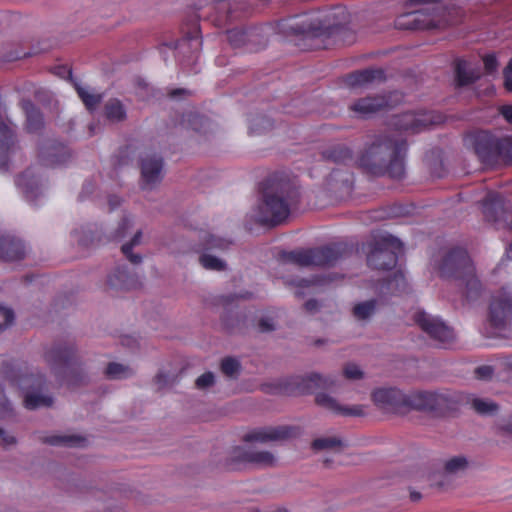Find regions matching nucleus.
I'll list each match as a JSON object with an SVG mask.
<instances>
[{
	"label": "nucleus",
	"instance_id": "obj_19",
	"mask_svg": "<svg viewBox=\"0 0 512 512\" xmlns=\"http://www.w3.org/2000/svg\"><path fill=\"white\" fill-rule=\"evenodd\" d=\"M142 188L151 189L162 179L163 159L157 154H146L141 158Z\"/></svg>",
	"mask_w": 512,
	"mask_h": 512
},
{
	"label": "nucleus",
	"instance_id": "obj_23",
	"mask_svg": "<svg viewBox=\"0 0 512 512\" xmlns=\"http://www.w3.org/2000/svg\"><path fill=\"white\" fill-rule=\"evenodd\" d=\"M26 255L24 243L13 236L0 237V260L13 262L22 260Z\"/></svg>",
	"mask_w": 512,
	"mask_h": 512
},
{
	"label": "nucleus",
	"instance_id": "obj_57",
	"mask_svg": "<svg viewBox=\"0 0 512 512\" xmlns=\"http://www.w3.org/2000/svg\"><path fill=\"white\" fill-rule=\"evenodd\" d=\"M499 428L507 433V434H512V416L508 417L507 419L503 420L500 424H499Z\"/></svg>",
	"mask_w": 512,
	"mask_h": 512
},
{
	"label": "nucleus",
	"instance_id": "obj_16",
	"mask_svg": "<svg viewBox=\"0 0 512 512\" xmlns=\"http://www.w3.org/2000/svg\"><path fill=\"white\" fill-rule=\"evenodd\" d=\"M392 96L397 98L398 93L394 92L389 96L377 95L359 98L352 102L348 109L353 116L366 119L385 108L391 107Z\"/></svg>",
	"mask_w": 512,
	"mask_h": 512
},
{
	"label": "nucleus",
	"instance_id": "obj_31",
	"mask_svg": "<svg viewBox=\"0 0 512 512\" xmlns=\"http://www.w3.org/2000/svg\"><path fill=\"white\" fill-rule=\"evenodd\" d=\"M407 282L401 271H396L392 278L386 279L380 286L383 294L398 295L406 290Z\"/></svg>",
	"mask_w": 512,
	"mask_h": 512
},
{
	"label": "nucleus",
	"instance_id": "obj_59",
	"mask_svg": "<svg viewBox=\"0 0 512 512\" xmlns=\"http://www.w3.org/2000/svg\"><path fill=\"white\" fill-rule=\"evenodd\" d=\"M108 204L110 206V210H114L121 204V199L116 195H111L108 198Z\"/></svg>",
	"mask_w": 512,
	"mask_h": 512
},
{
	"label": "nucleus",
	"instance_id": "obj_64",
	"mask_svg": "<svg viewBox=\"0 0 512 512\" xmlns=\"http://www.w3.org/2000/svg\"><path fill=\"white\" fill-rule=\"evenodd\" d=\"M95 240L99 241L100 239L97 238L96 236H91V238L88 240L86 237H81L79 239V244L81 246H89L90 244H93L95 242Z\"/></svg>",
	"mask_w": 512,
	"mask_h": 512
},
{
	"label": "nucleus",
	"instance_id": "obj_8",
	"mask_svg": "<svg viewBox=\"0 0 512 512\" xmlns=\"http://www.w3.org/2000/svg\"><path fill=\"white\" fill-rule=\"evenodd\" d=\"M367 264L376 270H391L403 254L402 242L392 236L385 235L368 244Z\"/></svg>",
	"mask_w": 512,
	"mask_h": 512
},
{
	"label": "nucleus",
	"instance_id": "obj_42",
	"mask_svg": "<svg viewBox=\"0 0 512 512\" xmlns=\"http://www.w3.org/2000/svg\"><path fill=\"white\" fill-rule=\"evenodd\" d=\"M199 262L205 269L214 271H222L226 266L224 261L210 254L201 255Z\"/></svg>",
	"mask_w": 512,
	"mask_h": 512
},
{
	"label": "nucleus",
	"instance_id": "obj_25",
	"mask_svg": "<svg viewBox=\"0 0 512 512\" xmlns=\"http://www.w3.org/2000/svg\"><path fill=\"white\" fill-rule=\"evenodd\" d=\"M16 185L22 189L26 200L31 203L42 195L40 178L34 175L31 168L17 176Z\"/></svg>",
	"mask_w": 512,
	"mask_h": 512
},
{
	"label": "nucleus",
	"instance_id": "obj_63",
	"mask_svg": "<svg viewBox=\"0 0 512 512\" xmlns=\"http://www.w3.org/2000/svg\"><path fill=\"white\" fill-rule=\"evenodd\" d=\"M183 94H189V92L186 89L183 88H177L171 90L168 95L170 98H176L177 96L183 95Z\"/></svg>",
	"mask_w": 512,
	"mask_h": 512
},
{
	"label": "nucleus",
	"instance_id": "obj_38",
	"mask_svg": "<svg viewBox=\"0 0 512 512\" xmlns=\"http://www.w3.org/2000/svg\"><path fill=\"white\" fill-rule=\"evenodd\" d=\"M132 370L125 365L111 362L105 369V375L110 379H124L132 375Z\"/></svg>",
	"mask_w": 512,
	"mask_h": 512
},
{
	"label": "nucleus",
	"instance_id": "obj_20",
	"mask_svg": "<svg viewBox=\"0 0 512 512\" xmlns=\"http://www.w3.org/2000/svg\"><path fill=\"white\" fill-rule=\"evenodd\" d=\"M399 30H429L435 27V21L429 13L423 11L406 12L394 20Z\"/></svg>",
	"mask_w": 512,
	"mask_h": 512
},
{
	"label": "nucleus",
	"instance_id": "obj_13",
	"mask_svg": "<svg viewBox=\"0 0 512 512\" xmlns=\"http://www.w3.org/2000/svg\"><path fill=\"white\" fill-rule=\"evenodd\" d=\"M413 319L420 329L439 345L446 347L453 342L454 331L440 318L427 314L425 311H417Z\"/></svg>",
	"mask_w": 512,
	"mask_h": 512
},
{
	"label": "nucleus",
	"instance_id": "obj_21",
	"mask_svg": "<svg viewBox=\"0 0 512 512\" xmlns=\"http://www.w3.org/2000/svg\"><path fill=\"white\" fill-rule=\"evenodd\" d=\"M107 284L111 289L129 291L137 289L141 282L135 273H131L126 265H122L116 267L115 271L108 276Z\"/></svg>",
	"mask_w": 512,
	"mask_h": 512
},
{
	"label": "nucleus",
	"instance_id": "obj_1",
	"mask_svg": "<svg viewBox=\"0 0 512 512\" xmlns=\"http://www.w3.org/2000/svg\"><path fill=\"white\" fill-rule=\"evenodd\" d=\"M300 199V185L295 177L284 172L273 173L261 183L259 222L269 226L282 224Z\"/></svg>",
	"mask_w": 512,
	"mask_h": 512
},
{
	"label": "nucleus",
	"instance_id": "obj_36",
	"mask_svg": "<svg viewBox=\"0 0 512 512\" xmlns=\"http://www.w3.org/2000/svg\"><path fill=\"white\" fill-rule=\"evenodd\" d=\"M181 123L196 132H202L209 121L198 113L190 112L183 115Z\"/></svg>",
	"mask_w": 512,
	"mask_h": 512
},
{
	"label": "nucleus",
	"instance_id": "obj_34",
	"mask_svg": "<svg viewBox=\"0 0 512 512\" xmlns=\"http://www.w3.org/2000/svg\"><path fill=\"white\" fill-rule=\"evenodd\" d=\"M53 404V398L47 395L38 393H26L24 397V406L29 410H34L40 407H50Z\"/></svg>",
	"mask_w": 512,
	"mask_h": 512
},
{
	"label": "nucleus",
	"instance_id": "obj_2",
	"mask_svg": "<svg viewBox=\"0 0 512 512\" xmlns=\"http://www.w3.org/2000/svg\"><path fill=\"white\" fill-rule=\"evenodd\" d=\"M407 141L379 134L358 158V166L368 175L401 179L405 174Z\"/></svg>",
	"mask_w": 512,
	"mask_h": 512
},
{
	"label": "nucleus",
	"instance_id": "obj_15",
	"mask_svg": "<svg viewBox=\"0 0 512 512\" xmlns=\"http://www.w3.org/2000/svg\"><path fill=\"white\" fill-rule=\"evenodd\" d=\"M488 319L494 329L506 330L512 320V295L509 292L502 290L493 296L489 306Z\"/></svg>",
	"mask_w": 512,
	"mask_h": 512
},
{
	"label": "nucleus",
	"instance_id": "obj_10",
	"mask_svg": "<svg viewBox=\"0 0 512 512\" xmlns=\"http://www.w3.org/2000/svg\"><path fill=\"white\" fill-rule=\"evenodd\" d=\"M333 386H335L334 379L311 373L305 377L292 376L279 380L274 385V392L285 395H303L312 394L319 389L331 390Z\"/></svg>",
	"mask_w": 512,
	"mask_h": 512
},
{
	"label": "nucleus",
	"instance_id": "obj_40",
	"mask_svg": "<svg viewBox=\"0 0 512 512\" xmlns=\"http://www.w3.org/2000/svg\"><path fill=\"white\" fill-rule=\"evenodd\" d=\"M141 237L142 233L141 231H138L135 233L130 242L123 244L121 247L122 253L133 264H138L142 260V257L140 255L132 253L133 247L140 243Z\"/></svg>",
	"mask_w": 512,
	"mask_h": 512
},
{
	"label": "nucleus",
	"instance_id": "obj_55",
	"mask_svg": "<svg viewBox=\"0 0 512 512\" xmlns=\"http://www.w3.org/2000/svg\"><path fill=\"white\" fill-rule=\"evenodd\" d=\"M258 326H259V330L261 332H269V331L274 330V325L271 322V320L268 319V318L260 319L259 323H258Z\"/></svg>",
	"mask_w": 512,
	"mask_h": 512
},
{
	"label": "nucleus",
	"instance_id": "obj_52",
	"mask_svg": "<svg viewBox=\"0 0 512 512\" xmlns=\"http://www.w3.org/2000/svg\"><path fill=\"white\" fill-rule=\"evenodd\" d=\"M504 87L507 91L512 92V58L503 70Z\"/></svg>",
	"mask_w": 512,
	"mask_h": 512
},
{
	"label": "nucleus",
	"instance_id": "obj_4",
	"mask_svg": "<svg viewBox=\"0 0 512 512\" xmlns=\"http://www.w3.org/2000/svg\"><path fill=\"white\" fill-rule=\"evenodd\" d=\"M438 271L442 278L459 281V285L464 286L462 293L465 300H475L480 296L482 285L465 249L454 247L447 251L438 265Z\"/></svg>",
	"mask_w": 512,
	"mask_h": 512
},
{
	"label": "nucleus",
	"instance_id": "obj_37",
	"mask_svg": "<svg viewBox=\"0 0 512 512\" xmlns=\"http://www.w3.org/2000/svg\"><path fill=\"white\" fill-rule=\"evenodd\" d=\"M273 128V122L266 116H258L249 120V134L260 135Z\"/></svg>",
	"mask_w": 512,
	"mask_h": 512
},
{
	"label": "nucleus",
	"instance_id": "obj_33",
	"mask_svg": "<svg viewBox=\"0 0 512 512\" xmlns=\"http://www.w3.org/2000/svg\"><path fill=\"white\" fill-rule=\"evenodd\" d=\"M41 441L52 446L82 447L85 438L76 435H52L41 437Z\"/></svg>",
	"mask_w": 512,
	"mask_h": 512
},
{
	"label": "nucleus",
	"instance_id": "obj_60",
	"mask_svg": "<svg viewBox=\"0 0 512 512\" xmlns=\"http://www.w3.org/2000/svg\"><path fill=\"white\" fill-rule=\"evenodd\" d=\"M304 308L308 312L316 311L318 309V302H317V300L310 299V300L306 301L305 304H304Z\"/></svg>",
	"mask_w": 512,
	"mask_h": 512
},
{
	"label": "nucleus",
	"instance_id": "obj_32",
	"mask_svg": "<svg viewBox=\"0 0 512 512\" xmlns=\"http://www.w3.org/2000/svg\"><path fill=\"white\" fill-rule=\"evenodd\" d=\"M352 150L344 144H336L322 152V157L325 160L334 163L342 164L352 159Z\"/></svg>",
	"mask_w": 512,
	"mask_h": 512
},
{
	"label": "nucleus",
	"instance_id": "obj_7",
	"mask_svg": "<svg viewBox=\"0 0 512 512\" xmlns=\"http://www.w3.org/2000/svg\"><path fill=\"white\" fill-rule=\"evenodd\" d=\"M349 248L345 244L334 243L322 247L299 249L282 252L280 258L283 262L292 263L301 267L333 266L339 259L345 257Z\"/></svg>",
	"mask_w": 512,
	"mask_h": 512
},
{
	"label": "nucleus",
	"instance_id": "obj_22",
	"mask_svg": "<svg viewBox=\"0 0 512 512\" xmlns=\"http://www.w3.org/2000/svg\"><path fill=\"white\" fill-rule=\"evenodd\" d=\"M385 80V72L380 68H366L347 74L344 82L349 87H363L373 82Z\"/></svg>",
	"mask_w": 512,
	"mask_h": 512
},
{
	"label": "nucleus",
	"instance_id": "obj_9",
	"mask_svg": "<svg viewBox=\"0 0 512 512\" xmlns=\"http://www.w3.org/2000/svg\"><path fill=\"white\" fill-rule=\"evenodd\" d=\"M437 396H441L442 398L441 401H437L436 403V413L438 414L453 411L459 405H468L479 415H493L499 409L495 402L476 397L473 394L457 391H443L437 392Z\"/></svg>",
	"mask_w": 512,
	"mask_h": 512
},
{
	"label": "nucleus",
	"instance_id": "obj_28",
	"mask_svg": "<svg viewBox=\"0 0 512 512\" xmlns=\"http://www.w3.org/2000/svg\"><path fill=\"white\" fill-rule=\"evenodd\" d=\"M482 212L488 222L499 220L503 212L501 196L498 193H489L482 201Z\"/></svg>",
	"mask_w": 512,
	"mask_h": 512
},
{
	"label": "nucleus",
	"instance_id": "obj_53",
	"mask_svg": "<svg viewBox=\"0 0 512 512\" xmlns=\"http://www.w3.org/2000/svg\"><path fill=\"white\" fill-rule=\"evenodd\" d=\"M132 225V220L129 217H124L119 224V228L116 232V238H122L125 236L126 230Z\"/></svg>",
	"mask_w": 512,
	"mask_h": 512
},
{
	"label": "nucleus",
	"instance_id": "obj_12",
	"mask_svg": "<svg viewBox=\"0 0 512 512\" xmlns=\"http://www.w3.org/2000/svg\"><path fill=\"white\" fill-rule=\"evenodd\" d=\"M276 463L275 456L268 451L246 450L243 447L236 446L230 452V457L226 462L229 470H238L242 466L251 464L256 467H273Z\"/></svg>",
	"mask_w": 512,
	"mask_h": 512
},
{
	"label": "nucleus",
	"instance_id": "obj_61",
	"mask_svg": "<svg viewBox=\"0 0 512 512\" xmlns=\"http://www.w3.org/2000/svg\"><path fill=\"white\" fill-rule=\"evenodd\" d=\"M1 440H2V444L3 446H9V445H13L16 443V438L14 436H11V435H2L1 436Z\"/></svg>",
	"mask_w": 512,
	"mask_h": 512
},
{
	"label": "nucleus",
	"instance_id": "obj_11",
	"mask_svg": "<svg viewBox=\"0 0 512 512\" xmlns=\"http://www.w3.org/2000/svg\"><path fill=\"white\" fill-rule=\"evenodd\" d=\"M443 122V117L434 112L415 114L405 112L391 118L389 125L396 131L418 133L423 129Z\"/></svg>",
	"mask_w": 512,
	"mask_h": 512
},
{
	"label": "nucleus",
	"instance_id": "obj_41",
	"mask_svg": "<svg viewBox=\"0 0 512 512\" xmlns=\"http://www.w3.org/2000/svg\"><path fill=\"white\" fill-rule=\"evenodd\" d=\"M376 300H368L358 303L353 308V315L359 320L369 318L376 309Z\"/></svg>",
	"mask_w": 512,
	"mask_h": 512
},
{
	"label": "nucleus",
	"instance_id": "obj_46",
	"mask_svg": "<svg viewBox=\"0 0 512 512\" xmlns=\"http://www.w3.org/2000/svg\"><path fill=\"white\" fill-rule=\"evenodd\" d=\"M341 445V441L335 437L317 438L312 442L314 450L331 449Z\"/></svg>",
	"mask_w": 512,
	"mask_h": 512
},
{
	"label": "nucleus",
	"instance_id": "obj_48",
	"mask_svg": "<svg viewBox=\"0 0 512 512\" xmlns=\"http://www.w3.org/2000/svg\"><path fill=\"white\" fill-rule=\"evenodd\" d=\"M196 387L199 389H205L214 384V374L212 372H205L196 379Z\"/></svg>",
	"mask_w": 512,
	"mask_h": 512
},
{
	"label": "nucleus",
	"instance_id": "obj_62",
	"mask_svg": "<svg viewBox=\"0 0 512 512\" xmlns=\"http://www.w3.org/2000/svg\"><path fill=\"white\" fill-rule=\"evenodd\" d=\"M30 54L29 53H26V52H16L15 54H10L6 57V60L7 61H14V60H18V59H21L23 57H26V56H29Z\"/></svg>",
	"mask_w": 512,
	"mask_h": 512
},
{
	"label": "nucleus",
	"instance_id": "obj_26",
	"mask_svg": "<svg viewBox=\"0 0 512 512\" xmlns=\"http://www.w3.org/2000/svg\"><path fill=\"white\" fill-rule=\"evenodd\" d=\"M454 72L457 87H465L474 84L480 79L479 69L470 67V64L464 59L455 60Z\"/></svg>",
	"mask_w": 512,
	"mask_h": 512
},
{
	"label": "nucleus",
	"instance_id": "obj_29",
	"mask_svg": "<svg viewBox=\"0 0 512 512\" xmlns=\"http://www.w3.org/2000/svg\"><path fill=\"white\" fill-rule=\"evenodd\" d=\"M256 36H258L256 28H233L227 31V40L233 48L245 47Z\"/></svg>",
	"mask_w": 512,
	"mask_h": 512
},
{
	"label": "nucleus",
	"instance_id": "obj_3",
	"mask_svg": "<svg viewBox=\"0 0 512 512\" xmlns=\"http://www.w3.org/2000/svg\"><path fill=\"white\" fill-rule=\"evenodd\" d=\"M335 13L324 16L320 13H304L281 19L277 28L285 36H300L303 40L313 41L312 48L327 49L345 29L341 23L332 21Z\"/></svg>",
	"mask_w": 512,
	"mask_h": 512
},
{
	"label": "nucleus",
	"instance_id": "obj_58",
	"mask_svg": "<svg viewBox=\"0 0 512 512\" xmlns=\"http://www.w3.org/2000/svg\"><path fill=\"white\" fill-rule=\"evenodd\" d=\"M441 0H406V7L423 5V4H435L440 2Z\"/></svg>",
	"mask_w": 512,
	"mask_h": 512
},
{
	"label": "nucleus",
	"instance_id": "obj_39",
	"mask_svg": "<svg viewBox=\"0 0 512 512\" xmlns=\"http://www.w3.org/2000/svg\"><path fill=\"white\" fill-rule=\"evenodd\" d=\"M75 89L79 98L82 100L86 108L90 111L94 110L101 102L102 96L100 94L89 93L85 88L79 84H75Z\"/></svg>",
	"mask_w": 512,
	"mask_h": 512
},
{
	"label": "nucleus",
	"instance_id": "obj_45",
	"mask_svg": "<svg viewBox=\"0 0 512 512\" xmlns=\"http://www.w3.org/2000/svg\"><path fill=\"white\" fill-rule=\"evenodd\" d=\"M467 459L463 456H455L445 463V471L447 473H455L457 471L463 470L467 467Z\"/></svg>",
	"mask_w": 512,
	"mask_h": 512
},
{
	"label": "nucleus",
	"instance_id": "obj_6",
	"mask_svg": "<svg viewBox=\"0 0 512 512\" xmlns=\"http://www.w3.org/2000/svg\"><path fill=\"white\" fill-rule=\"evenodd\" d=\"M55 375L68 386L74 387L84 383L85 374L81 362L72 344L56 343L45 353Z\"/></svg>",
	"mask_w": 512,
	"mask_h": 512
},
{
	"label": "nucleus",
	"instance_id": "obj_17",
	"mask_svg": "<svg viewBox=\"0 0 512 512\" xmlns=\"http://www.w3.org/2000/svg\"><path fill=\"white\" fill-rule=\"evenodd\" d=\"M37 158L42 166L55 168L66 164L71 158V154L67 146L49 140L39 146Z\"/></svg>",
	"mask_w": 512,
	"mask_h": 512
},
{
	"label": "nucleus",
	"instance_id": "obj_51",
	"mask_svg": "<svg viewBox=\"0 0 512 512\" xmlns=\"http://www.w3.org/2000/svg\"><path fill=\"white\" fill-rule=\"evenodd\" d=\"M344 376L347 379H360L363 376V372L355 364H347L343 370Z\"/></svg>",
	"mask_w": 512,
	"mask_h": 512
},
{
	"label": "nucleus",
	"instance_id": "obj_47",
	"mask_svg": "<svg viewBox=\"0 0 512 512\" xmlns=\"http://www.w3.org/2000/svg\"><path fill=\"white\" fill-rule=\"evenodd\" d=\"M0 318L3 319V323H0V333H2L14 322L13 310L0 304Z\"/></svg>",
	"mask_w": 512,
	"mask_h": 512
},
{
	"label": "nucleus",
	"instance_id": "obj_30",
	"mask_svg": "<svg viewBox=\"0 0 512 512\" xmlns=\"http://www.w3.org/2000/svg\"><path fill=\"white\" fill-rule=\"evenodd\" d=\"M217 9L225 10V19L232 21L248 13L246 4L237 0H215Z\"/></svg>",
	"mask_w": 512,
	"mask_h": 512
},
{
	"label": "nucleus",
	"instance_id": "obj_56",
	"mask_svg": "<svg viewBox=\"0 0 512 512\" xmlns=\"http://www.w3.org/2000/svg\"><path fill=\"white\" fill-rule=\"evenodd\" d=\"M499 112L508 123L512 124V105L501 106Z\"/></svg>",
	"mask_w": 512,
	"mask_h": 512
},
{
	"label": "nucleus",
	"instance_id": "obj_27",
	"mask_svg": "<svg viewBox=\"0 0 512 512\" xmlns=\"http://www.w3.org/2000/svg\"><path fill=\"white\" fill-rule=\"evenodd\" d=\"M20 106L25 113V129L28 133H38L44 127V119L40 110L29 99H23Z\"/></svg>",
	"mask_w": 512,
	"mask_h": 512
},
{
	"label": "nucleus",
	"instance_id": "obj_35",
	"mask_svg": "<svg viewBox=\"0 0 512 512\" xmlns=\"http://www.w3.org/2000/svg\"><path fill=\"white\" fill-rule=\"evenodd\" d=\"M105 115L111 121H122L126 117L124 106L118 99H111L105 105Z\"/></svg>",
	"mask_w": 512,
	"mask_h": 512
},
{
	"label": "nucleus",
	"instance_id": "obj_50",
	"mask_svg": "<svg viewBox=\"0 0 512 512\" xmlns=\"http://www.w3.org/2000/svg\"><path fill=\"white\" fill-rule=\"evenodd\" d=\"M474 374L479 380H488L493 376L494 369L492 366L482 365L475 369Z\"/></svg>",
	"mask_w": 512,
	"mask_h": 512
},
{
	"label": "nucleus",
	"instance_id": "obj_44",
	"mask_svg": "<svg viewBox=\"0 0 512 512\" xmlns=\"http://www.w3.org/2000/svg\"><path fill=\"white\" fill-rule=\"evenodd\" d=\"M240 370V363L237 359L226 357L221 361V371L226 376H234Z\"/></svg>",
	"mask_w": 512,
	"mask_h": 512
},
{
	"label": "nucleus",
	"instance_id": "obj_24",
	"mask_svg": "<svg viewBox=\"0 0 512 512\" xmlns=\"http://www.w3.org/2000/svg\"><path fill=\"white\" fill-rule=\"evenodd\" d=\"M315 402L318 406L323 407L334 414L343 416H363L364 410L361 405L342 406L334 398L325 393H317Z\"/></svg>",
	"mask_w": 512,
	"mask_h": 512
},
{
	"label": "nucleus",
	"instance_id": "obj_5",
	"mask_svg": "<svg viewBox=\"0 0 512 512\" xmlns=\"http://www.w3.org/2000/svg\"><path fill=\"white\" fill-rule=\"evenodd\" d=\"M441 399L437 392L416 391L407 395L397 388H379L372 393L375 405L392 413H401L408 409L436 412V403Z\"/></svg>",
	"mask_w": 512,
	"mask_h": 512
},
{
	"label": "nucleus",
	"instance_id": "obj_49",
	"mask_svg": "<svg viewBox=\"0 0 512 512\" xmlns=\"http://www.w3.org/2000/svg\"><path fill=\"white\" fill-rule=\"evenodd\" d=\"M484 69L487 74L494 73L498 68V60L494 54H487L483 57Z\"/></svg>",
	"mask_w": 512,
	"mask_h": 512
},
{
	"label": "nucleus",
	"instance_id": "obj_18",
	"mask_svg": "<svg viewBox=\"0 0 512 512\" xmlns=\"http://www.w3.org/2000/svg\"><path fill=\"white\" fill-rule=\"evenodd\" d=\"M299 434V428L295 426H278L254 429L243 436L245 442H261L284 440Z\"/></svg>",
	"mask_w": 512,
	"mask_h": 512
},
{
	"label": "nucleus",
	"instance_id": "obj_54",
	"mask_svg": "<svg viewBox=\"0 0 512 512\" xmlns=\"http://www.w3.org/2000/svg\"><path fill=\"white\" fill-rule=\"evenodd\" d=\"M130 146H126L125 148L121 149L119 152L117 164L118 165H125L128 164V158L130 153Z\"/></svg>",
	"mask_w": 512,
	"mask_h": 512
},
{
	"label": "nucleus",
	"instance_id": "obj_43",
	"mask_svg": "<svg viewBox=\"0 0 512 512\" xmlns=\"http://www.w3.org/2000/svg\"><path fill=\"white\" fill-rule=\"evenodd\" d=\"M499 162L512 164V136L500 139Z\"/></svg>",
	"mask_w": 512,
	"mask_h": 512
},
{
	"label": "nucleus",
	"instance_id": "obj_14",
	"mask_svg": "<svg viewBox=\"0 0 512 512\" xmlns=\"http://www.w3.org/2000/svg\"><path fill=\"white\" fill-rule=\"evenodd\" d=\"M474 152L485 165L499 163L500 139L488 131H478L469 136Z\"/></svg>",
	"mask_w": 512,
	"mask_h": 512
}]
</instances>
